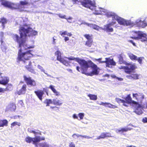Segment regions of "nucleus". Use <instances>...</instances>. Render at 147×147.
Masks as SVG:
<instances>
[{"instance_id":"obj_1","label":"nucleus","mask_w":147,"mask_h":147,"mask_svg":"<svg viewBox=\"0 0 147 147\" xmlns=\"http://www.w3.org/2000/svg\"><path fill=\"white\" fill-rule=\"evenodd\" d=\"M55 55L57 56V60L66 66L69 65V63L65 59L67 58L69 60H75L80 65L81 73L87 76H92L97 75L99 74L98 70L99 68L90 60L87 61L78 57L75 58L74 57L63 58L61 52L59 51L55 52Z\"/></svg>"},{"instance_id":"obj_2","label":"nucleus","mask_w":147,"mask_h":147,"mask_svg":"<svg viewBox=\"0 0 147 147\" xmlns=\"http://www.w3.org/2000/svg\"><path fill=\"white\" fill-rule=\"evenodd\" d=\"M13 39L18 44V47L20 49L18 52V60L21 61L24 64L28 63L31 57L33 56V55L31 53V50H29L25 52H22L23 50H27L28 49L33 48V45H29L25 43V40L23 39L22 37L19 38L17 34H13L12 36Z\"/></svg>"},{"instance_id":"obj_3","label":"nucleus","mask_w":147,"mask_h":147,"mask_svg":"<svg viewBox=\"0 0 147 147\" xmlns=\"http://www.w3.org/2000/svg\"><path fill=\"white\" fill-rule=\"evenodd\" d=\"M1 2V5L4 7H7L12 9H18L20 12L24 11V7L20 6V5H25L28 4V2L26 1H20L19 5L17 4L5 0H0Z\"/></svg>"},{"instance_id":"obj_4","label":"nucleus","mask_w":147,"mask_h":147,"mask_svg":"<svg viewBox=\"0 0 147 147\" xmlns=\"http://www.w3.org/2000/svg\"><path fill=\"white\" fill-rule=\"evenodd\" d=\"M19 31L20 32V36H19L17 34V35L19 38H20L22 37V38L25 40V43L26 41V37L27 36H33L37 35L38 34L36 31L30 27H28L27 29H25L23 27H21L19 29Z\"/></svg>"},{"instance_id":"obj_5","label":"nucleus","mask_w":147,"mask_h":147,"mask_svg":"<svg viewBox=\"0 0 147 147\" xmlns=\"http://www.w3.org/2000/svg\"><path fill=\"white\" fill-rule=\"evenodd\" d=\"M132 36L130 38L135 40L140 39L142 42L147 41V35L143 32L138 31H132Z\"/></svg>"},{"instance_id":"obj_6","label":"nucleus","mask_w":147,"mask_h":147,"mask_svg":"<svg viewBox=\"0 0 147 147\" xmlns=\"http://www.w3.org/2000/svg\"><path fill=\"white\" fill-rule=\"evenodd\" d=\"M72 1L74 4H78L80 2L81 5L83 7L90 9H91V7H94L95 5V3L94 1L91 0H83L82 1L72 0Z\"/></svg>"},{"instance_id":"obj_7","label":"nucleus","mask_w":147,"mask_h":147,"mask_svg":"<svg viewBox=\"0 0 147 147\" xmlns=\"http://www.w3.org/2000/svg\"><path fill=\"white\" fill-rule=\"evenodd\" d=\"M129 65H130L129 67L128 66H121L119 67L118 69L120 70L123 69L125 73L130 74L134 71L137 68V67L134 64H129Z\"/></svg>"},{"instance_id":"obj_8","label":"nucleus","mask_w":147,"mask_h":147,"mask_svg":"<svg viewBox=\"0 0 147 147\" xmlns=\"http://www.w3.org/2000/svg\"><path fill=\"white\" fill-rule=\"evenodd\" d=\"M125 100L124 103L127 104H132L136 106L137 108H139L141 107L140 105L138 102L135 101L133 100L131 96V94H128L125 98Z\"/></svg>"},{"instance_id":"obj_9","label":"nucleus","mask_w":147,"mask_h":147,"mask_svg":"<svg viewBox=\"0 0 147 147\" xmlns=\"http://www.w3.org/2000/svg\"><path fill=\"white\" fill-rule=\"evenodd\" d=\"M116 21H112L111 23L104 25V28H101V29L104 30L107 32H113L114 30L111 26L116 24Z\"/></svg>"},{"instance_id":"obj_10","label":"nucleus","mask_w":147,"mask_h":147,"mask_svg":"<svg viewBox=\"0 0 147 147\" xmlns=\"http://www.w3.org/2000/svg\"><path fill=\"white\" fill-rule=\"evenodd\" d=\"M24 80L26 82L28 85H30L31 86L34 87L36 85V81L32 79L30 77H27L26 76H23Z\"/></svg>"},{"instance_id":"obj_11","label":"nucleus","mask_w":147,"mask_h":147,"mask_svg":"<svg viewBox=\"0 0 147 147\" xmlns=\"http://www.w3.org/2000/svg\"><path fill=\"white\" fill-rule=\"evenodd\" d=\"M44 91L46 93L47 95H48V90L45 88H43V90H38L34 91V93L36 96L41 101H42V97L44 94Z\"/></svg>"},{"instance_id":"obj_12","label":"nucleus","mask_w":147,"mask_h":147,"mask_svg":"<svg viewBox=\"0 0 147 147\" xmlns=\"http://www.w3.org/2000/svg\"><path fill=\"white\" fill-rule=\"evenodd\" d=\"M117 21L119 24L124 26L132 25L133 24L130 21L126 20L120 17H119Z\"/></svg>"},{"instance_id":"obj_13","label":"nucleus","mask_w":147,"mask_h":147,"mask_svg":"<svg viewBox=\"0 0 147 147\" xmlns=\"http://www.w3.org/2000/svg\"><path fill=\"white\" fill-rule=\"evenodd\" d=\"M135 23L137 26L142 28L147 26V21L145 20L142 21L141 20H138L136 21Z\"/></svg>"},{"instance_id":"obj_14","label":"nucleus","mask_w":147,"mask_h":147,"mask_svg":"<svg viewBox=\"0 0 147 147\" xmlns=\"http://www.w3.org/2000/svg\"><path fill=\"white\" fill-rule=\"evenodd\" d=\"M134 71L130 74H129V75H127L126 76V78L132 80L138 79L139 75L137 74L134 73Z\"/></svg>"},{"instance_id":"obj_15","label":"nucleus","mask_w":147,"mask_h":147,"mask_svg":"<svg viewBox=\"0 0 147 147\" xmlns=\"http://www.w3.org/2000/svg\"><path fill=\"white\" fill-rule=\"evenodd\" d=\"M106 60L103 62H105L106 64V66L107 67H110V65L115 66L116 65L115 62L113 59H111L110 58H105Z\"/></svg>"},{"instance_id":"obj_16","label":"nucleus","mask_w":147,"mask_h":147,"mask_svg":"<svg viewBox=\"0 0 147 147\" xmlns=\"http://www.w3.org/2000/svg\"><path fill=\"white\" fill-rule=\"evenodd\" d=\"M133 97L135 98V99L138 101H142L144 98V96L143 93H133Z\"/></svg>"},{"instance_id":"obj_17","label":"nucleus","mask_w":147,"mask_h":147,"mask_svg":"<svg viewBox=\"0 0 147 147\" xmlns=\"http://www.w3.org/2000/svg\"><path fill=\"white\" fill-rule=\"evenodd\" d=\"M113 136L111 135L110 132H102L100 135L98 136L96 138L97 139L99 140L101 139H104L106 138L112 137Z\"/></svg>"},{"instance_id":"obj_18","label":"nucleus","mask_w":147,"mask_h":147,"mask_svg":"<svg viewBox=\"0 0 147 147\" xmlns=\"http://www.w3.org/2000/svg\"><path fill=\"white\" fill-rule=\"evenodd\" d=\"M28 65L26 64H24L25 65V67L28 71L31 72L32 73L34 74L35 72L34 70L32 67V62L31 61H28Z\"/></svg>"},{"instance_id":"obj_19","label":"nucleus","mask_w":147,"mask_h":147,"mask_svg":"<svg viewBox=\"0 0 147 147\" xmlns=\"http://www.w3.org/2000/svg\"><path fill=\"white\" fill-rule=\"evenodd\" d=\"M27 86L25 84H24L22 86L20 89L17 92V94L18 95L24 94L27 90Z\"/></svg>"},{"instance_id":"obj_20","label":"nucleus","mask_w":147,"mask_h":147,"mask_svg":"<svg viewBox=\"0 0 147 147\" xmlns=\"http://www.w3.org/2000/svg\"><path fill=\"white\" fill-rule=\"evenodd\" d=\"M36 137L34 138H31L29 136L25 138V141L27 143H30L32 142V143L36 146Z\"/></svg>"},{"instance_id":"obj_21","label":"nucleus","mask_w":147,"mask_h":147,"mask_svg":"<svg viewBox=\"0 0 147 147\" xmlns=\"http://www.w3.org/2000/svg\"><path fill=\"white\" fill-rule=\"evenodd\" d=\"M1 78L2 79L1 80H0V84L3 85H5L7 84L9 81V78L7 76H1Z\"/></svg>"},{"instance_id":"obj_22","label":"nucleus","mask_w":147,"mask_h":147,"mask_svg":"<svg viewBox=\"0 0 147 147\" xmlns=\"http://www.w3.org/2000/svg\"><path fill=\"white\" fill-rule=\"evenodd\" d=\"M99 105H102L106 107H108L111 108L115 109L117 107L116 106L113 105L108 102H101Z\"/></svg>"},{"instance_id":"obj_23","label":"nucleus","mask_w":147,"mask_h":147,"mask_svg":"<svg viewBox=\"0 0 147 147\" xmlns=\"http://www.w3.org/2000/svg\"><path fill=\"white\" fill-rule=\"evenodd\" d=\"M52 101V104L57 106H60L63 103L62 101L58 99L57 98H53Z\"/></svg>"},{"instance_id":"obj_24","label":"nucleus","mask_w":147,"mask_h":147,"mask_svg":"<svg viewBox=\"0 0 147 147\" xmlns=\"http://www.w3.org/2000/svg\"><path fill=\"white\" fill-rule=\"evenodd\" d=\"M132 129L131 128L125 127L121 128L120 129H117L116 130L117 133H123L124 132H127L128 131H130Z\"/></svg>"},{"instance_id":"obj_25","label":"nucleus","mask_w":147,"mask_h":147,"mask_svg":"<svg viewBox=\"0 0 147 147\" xmlns=\"http://www.w3.org/2000/svg\"><path fill=\"white\" fill-rule=\"evenodd\" d=\"M16 109L15 104L13 102L10 103L8 106V109L11 111H14Z\"/></svg>"},{"instance_id":"obj_26","label":"nucleus","mask_w":147,"mask_h":147,"mask_svg":"<svg viewBox=\"0 0 147 147\" xmlns=\"http://www.w3.org/2000/svg\"><path fill=\"white\" fill-rule=\"evenodd\" d=\"M8 121L6 119H0V127L7 126L8 125Z\"/></svg>"},{"instance_id":"obj_27","label":"nucleus","mask_w":147,"mask_h":147,"mask_svg":"<svg viewBox=\"0 0 147 147\" xmlns=\"http://www.w3.org/2000/svg\"><path fill=\"white\" fill-rule=\"evenodd\" d=\"M13 86L12 84H7L5 88H4V92L6 91H11L13 90Z\"/></svg>"},{"instance_id":"obj_28","label":"nucleus","mask_w":147,"mask_h":147,"mask_svg":"<svg viewBox=\"0 0 147 147\" xmlns=\"http://www.w3.org/2000/svg\"><path fill=\"white\" fill-rule=\"evenodd\" d=\"M7 20L4 17H2L0 18V23H1L2 26L3 28H5V25L7 23Z\"/></svg>"},{"instance_id":"obj_29","label":"nucleus","mask_w":147,"mask_h":147,"mask_svg":"<svg viewBox=\"0 0 147 147\" xmlns=\"http://www.w3.org/2000/svg\"><path fill=\"white\" fill-rule=\"evenodd\" d=\"M49 88L51 89L52 91L55 94L56 96H58L60 95V93L57 91L54 88V86L52 85H50L49 86Z\"/></svg>"},{"instance_id":"obj_30","label":"nucleus","mask_w":147,"mask_h":147,"mask_svg":"<svg viewBox=\"0 0 147 147\" xmlns=\"http://www.w3.org/2000/svg\"><path fill=\"white\" fill-rule=\"evenodd\" d=\"M130 59L132 60L136 61L137 57L133 53H129L127 54Z\"/></svg>"},{"instance_id":"obj_31","label":"nucleus","mask_w":147,"mask_h":147,"mask_svg":"<svg viewBox=\"0 0 147 147\" xmlns=\"http://www.w3.org/2000/svg\"><path fill=\"white\" fill-rule=\"evenodd\" d=\"M115 100L118 103H119L121 102L123 103V105L126 107H128V105L125 104L124 103V102H125V100H123L121 99L118 98H116L115 99Z\"/></svg>"},{"instance_id":"obj_32","label":"nucleus","mask_w":147,"mask_h":147,"mask_svg":"<svg viewBox=\"0 0 147 147\" xmlns=\"http://www.w3.org/2000/svg\"><path fill=\"white\" fill-rule=\"evenodd\" d=\"M52 101L51 99H46L44 102V104L46 105V106H49L50 104H52Z\"/></svg>"},{"instance_id":"obj_33","label":"nucleus","mask_w":147,"mask_h":147,"mask_svg":"<svg viewBox=\"0 0 147 147\" xmlns=\"http://www.w3.org/2000/svg\"><path fill=\"white\" fill-rule=\"evenodd\" d=\"M119 59V63L120 64L124 63L125 61L123 60V57L121 54H120L118 57Z\"/></svg>"},{"instance_id":"obj_34","label":"nucleus","mask_w":147,"mask_h":147,"mask_svg":"<svg viewBox=\"0 0 147 147\" xmlns=\"http://www.w3.org/2000/svg\"><path fill=\"white\" fill-rule=\"evenodd\" d=\"M88 96L89 97L90 100H96L97 98V96L94 94H89L88 95Z\"/></svg>"},{"instance_id":"obj_35","label":"nucleus","mask_w":147,"mask_h":147,"mask_svg":"<svg viewBox=\"0 0 147 147\" xmlns=\"http://www.w3.org/2000/svg\"><path fill=\"white\" fill-rule=\"evenodd\" d=\"M36 139L35 141H36V146H37L38 142H39L41 140H45V138L44 137L40 138V136H36Z\"/></svg>"},{"instance_id":"obj_36","label":"nucleus","mask_w":147,"mask_h":147,"mask_svg":"<svg viewBox=\"0 0 147 147\" xmlns=\"http://www.w3.org/2000/svg\"><path fill=\"white\" fill-rule=\"evenodd\" d=\"M93 43V40H87L85 43V45L89 47H91Z\"/></svg>"},{"instance_id":"obj_37","label":"nucleus","mask_w":147,"mask_h":147,"mask_svg":"<svg viewBox=\"0 0 147 147\" xmlns=\"http://www.w3.org/2000/svg\"><path fill=\"white\" fill-rule=\"evenodd\" d=\"M84 36L87 40H93L92 39V35H90L89 34H86L84 35Z\"/></svg>"},{"instance_id":"obj_38","label":"nucleus","mask_w":147,"mask_h":147,"mask_svg":"<svg viewBox=\"0 0 147 147\" xmlns=\"http://www.w3.org/2000/svg\"><path fill=\"white\" fill-rule=\"evenodd\" d=\"M91 27L92 29L97 30H99V29H101V28H102L95 24H92Z\"/></svg>"},{"instance_id":"obj_39","label":"nucleus","mask_w":147,"mask_h":147,"mask_svg":"<svg viewBox=\"0 0 147 147\" xmlns=\"http://www.w3.org/2000/svg\"><path fill=\"white\" fill-rule=\"evenodd\" d=\"M144 59V58L143 57H140L137 58V60L140 64H142V60Z\"/></svg>"},{"instance_id":"obj_40","label":"nucleus","mask_w":147,"mask_h":147,"mask_svg":"<svg viewBox=\"0 0 147 147\" xmlns=\"http://www.w3.org/2000/svg\"><path fill=\"white\" fill-rule=\"evenodd\" d=\"M77 136V137H78L80 136V137H82V138H87V139H90V138H92L91 137H90L87 136H82V135H77L76 134H73V135H72V136L73 137H74V136Z\"/></svg>"},{"instance_id":"obj_41","label":"nucleus","mask_w":147,"mask_h":147,"mask_svg":"<svg viewBox=\"0 0 147 147\" xmlns=\"http://www.w3.org/2000/svg\"><path fill=\"white\" fill-rule=\"evenodd\" d=\"M21 123L20 122H18L16 121H15L11 124V127H14L16 125L20 126L21 125Z\"/></svg>"},{"instance_id":"obj_42","label":"nucleus","mask_w":147,"mask_h":147,"mask_svg":"<svg viewBox=\"0 0 147 147\" xmlns=\"http://www.w3.org/2000/svg\"><path fill=\"white\" fill-rule=\"evenodd\" d=\"M119 17L115 13H114L113 16H112V19L113 20H115L117 21Z\"/></svg>"},{"instance_id":"obj_43","label":"nucleus","mask_w":147,"mask_h":147,"mask_svg":"<svg viewBox=\"0 0 147 147\" xmlns=\"http://www.w3.org/2000/svg\"><path fill=\"white\" fill-rule=\"evenodd\" d=\"M58 16H59V17L61 18H62V19H66L67 20H68V19H69V20H71V17H69L68 18H65V15H62L60 13H59V14H58Z\"/></svg>"},{"instance_id":"obj_44","label":"nucleus","mask_w":147,"mask_h":147,"mask_svg":"<svg viewBox=\"0 0 147 147\" xmlns=\"http://www.w3.org/2000/svg\"><path fill=\"white\" fill-rule=\"evenodd\" d=\"M114 13L111 12H108L105 14L106 16L108 18L112 17Z\"/></svg>"},{"instance_id":"obj_45","label":"nucleus","mask_w":147,"mask_h":147,"mask_svg":"<svg viewBox=\"0 0 147 147\" xmlns=\"http://www.w3.org/2000/svg\"><path fill=\"white\" fill-rule=\"evenodd\" d=\"M40 144L42 147H49V145L45 142L42 143Z\"/></svg>"},{"instance_id":"obj_46","label":"nucleus","mask_w":147,"mask_h":147,"mask_svg":"<svg viewBox=\"0 0 147 147\" xmlns=\"http://www.w3.org/2000/svg\"><path fill=\"white\" fill-rule=\"evenodd\" d=\"M78 115L80 118V119L81 120L83 119L84 116V114L83 113H80L78 114Z\"/></svg>"},{"instance_id":"obj_47","label":"nucleus","mask_w":147,"mask_h":147,"mask_svg":"<svg viewBox=\"0 0 147 147\" xmlns=\"http://www.w3.org/2000/svg\"><path fill=\"white\" fill-rule=\"evenodd\" d=\"M102 59V58H99L98 59H96L95 60L96 61H98L100 63H104L105 62H103L104 61H101V60Z\"/></svg>"},{"instance_id":"obj_48","label":"nucleus","mask_w":147,"mask_h":147,"mask_svg":"<svg viewBox=\"0 0 147 147\" xmlns=\"http://www.w3.org/2000/svg\"><path fill=\"white\" fill-rule=\"evenodd\" d=\"M69 147H75V144L73 142H71L70 143L69 145Z\"/></svg>"},{"instance_id":"obj_49","label":"nucleus","mask_w":147,"mask_h":147,"mask_svg":"<svg viewBox=\"0 0 147 147\" xmlns=\"http://www.w3.org/2000/svg\"><path fill=\"white\" fill-rule=\"evenodd\" d=\"M67 31H65L61 33H60V34L61 35V36H63L64 35H66L67 34Z\"/></svg>"},{"instance_id":"obj_50","label":"nucleus","mask_w":147,"mask_h":147,"mask_svg":"<svg viewBox=\"0 0 147 147\" xmlns=\"http://www.w3.org/2000/svg\"><path fill=\"white\" fill-rule=\"evenodd\" d=\"M142 121L144 123H147V118L146 117L143 118L142 119Z\"/></svg>"},{"instance_id":"obj_51","label":"nucleus","mask_w":147,"mask_h":147,"mask_svg":"<svg viewBox=\"0 0 147 147\" xmlns=\"http://www.w3.org/2000/svg\"><path fill=\"white\" fill-rule=\"evenodd\" d=\"M128 42L132 43L134 46H136L135 43L134 42L133 40H128Z\"/></svg>"},{"instance_id":"obj_52","label":"nucleus","mask_w":147,"mask_h":147,"mask_svg":"<svg viewBox=\"0 0 147 147\" xmlns=\"http://www.w3.org/2000/svg\"><path fill=\"white\" fill-rule=\"evenodd\" d=\"M4 92V88H0V92Z\"/></svg>"},{"instance_id":"obj_53","label":"nucleus","mask_w":147,"mask_h":147,"mask_svg":"<svg viewBox=\"0 0 147 147\" xmlns=\"http://www.w3.org/2000/svg\"><path fill=\"white\" fill-rule=\"evenodd\" d=\"M73 117L74 119H78V116L75 114H74L73 115Z\"/></svg>"},{"instance_id":"obj_54","label":"nucleus","mask_w":147,"mask_h":147,"mask_svg":"<svg viewBox=\"0 0 147 147\" xmlns=\"http://www.w3.org/2000/svg\"><path fill=\"white\" fill-rule=\"evenodd\" d=\"M64 40L65 41H66L69 40V38L67 37H65L64 38Z\"/></svg>"},{"instance_id":"obj_55","label":"nucleus","mask_w":147,"mask_h":147,"mask_svg":"<svg viewBox=\"0 0 147 147\" xmlns=\"http://www.w3.org/2000/svg\"><path fill=\"white\" fill-rule=\"evenodd\" d=\"M76 69H77V70L78 71V72H80V67H79V66H77L76 67Z\"/></svg>"},{"instance_id":"obj_56","label":"nucleus","mask_w":147,"mask_h":147,"mask_svg":"<svg viewBox=\"0 0 147 147\" xmlns=\"http://www.w3.org/2000/svg\"><path fill=\"white\" fill-rule=\"evenodd\" d=\"M117 79L118 80H119L121 81H122L123 80V79L121 78H119L118 77H117Z\"/></svg>"},{"instance_id":"obj_57","label":"nucleus","mask_w":147,"mask_h":147,"mask_svg":"<svg viewBox=\"0 0 147 147\" xmlns=\"http://www.w3.org/2000/svg\"><path fill=\"white\" fill-rule=\"evenodd\" d=\"M111 77L113 78L117 79V77L115 75H113L111 76Z\"/></svg>"},{"instance_id":"obj_58","label":"nucleus","mask_w":147,"mask_h":147,"mask_svg":"<svg viewBox=\"0 0 147 147\" xmlns=\"http://www.w3.org/2000/svg\"><path fill=\"white\" fill-rule=\"evenodd\" d=\"M67 35L69 36H71L72 35V34L71 33H68L67 32Z\"/></svg>"},{"instance_id":"obj_59","label":"nucleus","mask_w":147,"mask_h":147,"mask_svg":"<svg viewBox=\"0 0 147 147\" xmlns=\"http://www.w3.org/2000/svg\"><path fill=\"white\" fill-rule=\"evenodd\" d=\"M50 108L51 109H53L55 108H57L58 109V108L56 106H51Z\"/></svg>"},{"instance_id":"obj_60","label":"nucleus","mask_w":147,"mask_h":147,"mask_svg":"<svg viewBox=\"0 0 147 147\" xmlns=\"http://www.w3.org/2000/svg\"><path fill=\"white\" fill-rule=\"evenodd\" d=\"M127 147H136L134 146H133L132 145H130L129 146H127Z\"/></svg>"},{"instance_id":"obj_61","label":"nucleus","mask_w":147,"mask_h":147,"mask_svg":"<svg viewBox=\"0 0 147 147\" xmlns=\"http://www.w3.org/2000/svg\"><path fill=\"white\" fill-rule=\"evenodd\" d=\"M32 132L34 134L36 133V132H35V131H32Z\"/></svg>"},{"instance_id":"obj_62","label":"nucleus","mask_w":147,"mask_h":147,"mask_svg":"<svg viewBox=\"0 0 147 147\" xmlns=\"http://www.w3.org/2000/svg\"><path fill=\"white\" fill-rule=\"evenodd\" d=\"M1 43H2L3 42V40L2 39H1Z\"/></svg>"},{"instance_id":"obj_63","label":"nucleus","mask_w":147,"mask_h":147,"mask_svg":"<svg viewBox=\"0 0 147 147\" xmlns=\"http://www.w3.org/2000/svg\"><path fill=\"white\" fill-rule=\"evenodd\" d=\"M146 108L147 109V103L146 104Z\"/></svg>"},{"instance_id":"obj_64","label":"nucleus","mask_w":147,"mask_h":147,"mask_svg":"<svg viewBox=\"0 0 147 147\" xmlns=\"http://www.w3.org/2000/svg\"><path fill=\"white\" fill-rule=\"evenodd\" d=\"M9 147H13V146H9Z\"/></svg>"}]
</instances>
